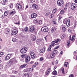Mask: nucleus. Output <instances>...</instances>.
<instances>
[{
    "mask_svg": "<svg viewBox=\"0 0 77 77\" xmlns=\"http://www.w3.org/2000/svg\"><path fill=\"white\" fill-rule=\"evenodd\" d=\"M63 23L64 24H66L67 26L69 27L70 26V20L69 19L67 20L66 19H65L64 20Z\"/></svg>",
    "mask_w": 77,
    "mask_h": 77,
    "instance_id": "1",
    "label": "nucleus"
},
{
    "mask_svg": "<svg viewBox=\"0 0 77 77\" xmlns=\"http://www.w3.org/2000/svg\"><path fill=\"white\" fill-rule=\"evenodd\" d=\"M57 5L59 6H63V1L62 0H58L57 2Z\"/></svg>",
    "mask_w": 77,
    "mask_h": 77,
    "instance_id": "2",
    "label": "nucleus"
},
{
    "mask_svg": "<svg viewBox=\"0 0 77 77\" xmlns=\"http://www.w3.org/2000/svg\"><path fill=\"white\" fill-rule=\"evenodd\" d=\"M17 62V61L14 58H12L9 61V63H10V64H11V65H13V64L16 63Z\"/></svg>",
    "mask_w": 77,
    "mask_h": 77,
    "instance_id": "3",
    "label": "nucleus"
},
{
    "mask_svg": "<svg viewBox=\"0 0 77 77\" xmlns=\"http://www.w3.org/2000/svg\"><path fill=\"white\" fill-rule=\"evenodd\" d=\"M41 30L43 32H47L48 31V28L47 26H44L42 27L41 29Z\"/></svg>",
    "mask_w": 77,
    "mask_h": 77,
    "instance_id": "4",
    "label": "nucleus"
},
{
    "mask_svg": "<svg viewBox=\"0 0 77 77\" xmlns=\"http://www.w3.org/2000/svg\"><path fill=\"white\" fill-rule=\"evenodd\" d=\"M11 56H12V54H9L7 55H6L5 56V59L6 60H8L11 57Z\"/></svg>",
    "mask_w": 77,
    "mask_h": 77,
    "instance_id": "5",
    "label": "nucleus"
},
{
    "mask_svg": "<svg viewBox=\"0 0 77 77\" xmlns=\"http://www.w3.org/2000/svg\"><path fill=\"white\" fill-rule=\"evenodd\" d=\"M27 51V48H23L20 50V52L22 54H24V53H26Z\"/></svg>",
    "mask_w": 77,
    "mask_h": 77,
    "instance_id": "6",
    "label": "nucleus"
},
{
    "mask_svg": "<svg viewBox=\"0 0 77 77\" xmlns=\"http://www.w3.org/2000/svg\"><path fill=\"white\" fill-rule=\"evenodd\" d=\"M77 7V5L75 3H73L71 4V8L72 10H74Z\"/></svg>",
    "mask_w": 77,
    "mask_h": 77,
    "instance_id": "7",
    "label": "nucleus"
},
{
    "mask_svg": "<svg viewBox=\"0 0 77 77\" xmlns=\"http://www.w3.org/2000/svg\"><path fill=\"white\" fill-rule=\"evenodd\" d=\"M60 27H62L63 32H64L66 30V26L63 25L60 26Z\"/></svg>",
    "mask_w": 77,
    "mask_h": 77,
    "instance_id": "8",
    "label": "nucleus"
},
{
    "mask_svg": "<svg viewBox=\"0 0 77 77\" xmlns=\"http://www.w3.org/2000/svg\"><path fill=\"white\" fill-rule=\"evenodd\" d=\"M18 33V30L17 29L13 30L11 34L12 35H15Z\"/></svg>",
    "mask_w": 77,
    "mask_h": 77,
    "instance_id": "9",
    "label": "nucleus"
},
{
    "mask_svg": "<svg viewBox=\"0 0 77 77\" xmlns=\"http://www.w3.org/2000/svg\"><path fill=\"white\" fill-rule=\"evenodd\" d=\"M25 62L26 63H28L29 61H30V57L29 56H27L25 58Z\"/></svg>",
    "mask_w": 77,
    "mask_h": 77,
    "instance_id": "10",
    "label": "nucleus"
},
{
    "mask_svg": "<svg viewBox=\"0 0 77 77\" xmlns=\"http://www.w3.org/2000/svg\"><path fill=\"white\" fill-rule=\"evenodd\" d=\"M9 31H10L9 29L8 28H6L5 30V33L7 35H9Z\"/></svg>",
    "mask_w": 77,
    "mask_h": 77,
    "instance_id": "11",
    "label": "nucleus"
},
{
    "mask_svg": "<svg viewBox=\"0 0 77 77\" xmlns=\"http://www.w3.org/2000/svg\"><path fill=\"white\" fill-rule=\"evenodd\" d=\"M16 7L17 9H21V5H20L19 3L16 5Z\"/></svg>",
    "mask_w": 77,
    "mask_h": 77,
    "instance_id": "12",
    "label": "nucleus"
},
{
    "mask_svg": "<svg viewBox=\"0 0 77 77\" xmlns=\"http://www.w3.org/2000/svg\"><path fill=\"white\" fill-rule=\"evenodd\" d=\"M56 44L54 41H53L51 42V44L49 46V47H51L52 48L54 46V45Z\"/></svg>",
    "mask_w": 77,
    "mask_h": 77,
    "instance_id": "13",
    "label": "nucleus"
},
{
    "mask_svg": "<svg viewBox=\"0 0 77 77\" xmlns=\"http://www.w3.org/2000/svg\"><path fill=\"white\" fill-rule=\"evenodd\" d=\"M35 30V27L34 26H32L29 29V31L33 33Z\"/></svg>",
    "mask_w": 77,
    "mask_h": 77,
    "instance_id": "14",
    "label": "nucleus"
},
{
    "mask_svg": "<svg viewBox=\"0 0 77 77\" xmlns=\"http://www.w3.org/2000/svg\"><path fill=\"white\" fill-rule=\"evenodd\" d=\"M12 41L13 42H18V40L16 38H12Z\"/></svg>",
    "mask_w": 77,
    "mask_h": 77,
    "instance_id": "15",
    "label": "nucleus"
},
{
    "mask_svg": "<svg viewBox=\"0 0 77 77\" xmlns=\"http://www.w3.org/2000/svg\"><path fill=\"white\" fill-rule=\"evenodd\" d=\"M50 70H51V69L50 68L48 69L46 72V75H49L50 72Z\"/></svg>",
    "mask_w": 77,
    "mask_h": 77,
    "instance_id": "16",
    "label": "nucleus"
},
{
    "mask_svg": "<svg viewBox=\"0 0 77 77\" xmlns=\"http://www.w3.org/2000/svg\"><path fill=\"white\" fill-rule=\"evenodd\" d=\"M36 16H37V14L35 13L32 14L31 15V17L32 18H36Z\"/></svg>",
    "mask_w": 77,
    "mask_h": 77,
    "instance_id": "17",
    "label": "nucleus"
},
{
    "mask_svg": "<svg viewBox=\"0 0 77 77\" xmlns=\"http://www.w3.org/2000/svg\"><path fill=\"white\" fill-rule=\"evenodd\" d=\"M60 39H58L57 40H55L54 41V42L55 43V45H58L59 44H58L57 43H58V42H60Z\"/></svg>",
    "mask_w": 77,
    "mask_h": 77,
    "instance_id": "18",
    "label": "nucleus"
},
{
    "mask_svg": "<svg viewBox=\"0 0 77 77\" xmlns=\"http://www.w3.org/2000/svg\"><path fill=\"white\" fill-rule=\"evenodd\" d=\"M32 7L33 9H38V5L35 4H33L32 5Z\"/></svg>",
    "mask_w": 77,
    "mask_h": 77,
    "instance_id": "19",
    "label": "nucleus"
},
{
    "mask_svg": "<svg viewBox=\"0 0 77 77\" xmlns=\"http://www.w3.org/2000/svg\"><path fill=\"white\" fill-rule=\"evenodd\" d=\"M70 44V40H68L67 42V45L66 46L67 48H69V45Z\"/></svg>",
    "mask_w": 77,
    "mask_h": 77,
    "instance_id": "20",
    "label": "nucleus"
},
{
    "mask_svg": "<svg viewBox=\"0 0 77 77\" xmlns=\"http://www.w3.org/2000/svg\"><path fill=\"white\" fill-rule=\"evenodd\" d=\"M55 54L53 53H52L50 55L51 58L52 59H54L55 57Z\"/></svg>",
    "mask_w": 77,
    "mask_h": 77,
    "instance_id": "21",
    "label": "nucleus"
},
{
    "mask_svg": "<svg viewBox=\"0 0 77 77\" xmlns=\"http://www.w3.org/2000/svg\"><path fill=\"white\" fill-rule=\"evenodd\" d=\"M55 30H56V28L55 27H53L51 29V31L52 33H53L54 32H55Z\"/></svg>",
    "mask_w": 77,
    "mask_h": 77,
    "instance_id": "22",
    "label": "nucleus"
},
{
    "mask_svg": "<svg viewBox=\"0 0 77 77\" xmlns=\"http://www.w3.org/2000/svg\"><path fill=\"white\" fill-rule=\"evenodd\" d=\"M57 74V71H56V70H54L52 72V74L54 75H56Z\"/></svg>",
    "mask_w": 77,
    "mask_h": 77,
    "instance_id": "23",
    "label": "nucleus"
},
{
    "mask_svg": "<svg viewBox=\"0 0 77 77\" xmlns=\"http://www.w3.org/2000/svg\"><path fill=\"white\" fill-rule=\"evenodd\" d=\"M62 17L61 16H60L58 17V22L59 23H62V21L60 20L62 19Z\"/></svg>",
    "mask_w": 77,
    "mask_h": 77,
    "instance_id": "24",
    "label": "nucleus"
},
{
    "mask_svg": "<svg viewBox=\"0 0 77 77\" xmlns=\"http://www.w3.org/2000/svg\"><path fill=\"white\" fill-rule=\"evenodd\" d=\"M23 77H29V74L28 73H25L23 75Z\"/></svg>",
    "mask_w": 77,
    "mask_h": 77,
    "instance_id": "25",
    "label": "nucleus"
},
{
    "mask_svg": "<svg viewBox=\"0 0 77 77\" xmlns=\"http://www.w3.org/2000/svg\"><path fill=\"white\" fill-rule=\"evenodd\" d=\"M57 11V8H55L54 9V10H53L52 11L53 14H56Z\"/></svg>",
    "mask_w": 77,
    "mask_h": 77,
    "instance_id": "26",
    "label": "nucleus"
},
{
    "mask_svg": "<svg viewBox=\"0 0 77 77\" xmlns=\"http://www.w3.org/2000/svg\"><path fill=\"white\" fill-rule=\"evenodd\" d=\"M61 72L63 74H65V72L64 71V68L62 67L60 69Z\"/></svg>",
    "mask_w": 77,
    "mask_h": 77,
    "instance_id": "27",
    "label": "nucleus"
},
{
    "mask_svg": "<svg viewBox=\"0 0 77 77\" xmlns=\"http://www.w3.org/2000/svg\"><path fill=\"white\" fill-rule=\"evenodd\" d=\"M27 65V64H23L22 65H21L20 66V68H25V66Z\"/></svg>",
    "mask_w": 77,
    "mask_h": 77,
    "instance_id": "28",
    "label": "nucleus"
},
{
    "mask_svg": "<svg viewBox=\"0 0 77 77\" xmlns=\"http://www.w3.org/2000/svg\"><path fill=\"white\" fill-rule=\"evenodd\" d=\"M36 39V36L35 35H34L33 36V38H32V41H35Z\"/></svg>",
    "mask_w": 77,
    "mask_h": 77,
    "instance_id": "29",
    "label": "nucleus"
},
{
    "mask_svg": "<svg viewBox=\"0 0 77 77\" xmlns=\"http://www.w3.org/2000/svg\"><path fill=\"white\" fill-rule=\"evenodd\" d=\"M9 6L10 7V8H12L13 6H14V5L13 3H10L9 4Z\"/></svg>",
    "mask_w": 77,
    "mask_h": 77,
    "instance_id": "30",
    "label": "nucleus"
},
{
    "mask_svg": "<svg viewBox=\"0 0 77 77\" xmlns=\"http://www.w3.org/2000/svg\"><path fill=\"white\" fill-rule=\"evenodd\" d=\"M45 49H44V48H43L40 51V53H44V52H45Z\"/></svg>",
    "mask_w": 77,
    "mask_h": 77,
    "instance_id": "31",
    "label": "nucleus"
},
{
    "mask_svg": "<svg viewBox=\"0 0 77 77\" xmlns=\"http://www.w3.org/2000/svg\"><path fill=\"white\" fill-rule=\"evenodd\" d=\"M4 15L5 16H7L8 15V11H6L5 12Z\"/></svg>",
    "mask_w": 77,
    "mask_h": 77,
    "instance_id": "32",
    "label": "nucleus"
},
{
    "mask_svg": "<svg viewBox=\"0 0 77 77\" xmlns=\"http://www.w3.org/2000/svg\"><path fill=\"white\" fill-rule=\"evenodd\" d=\"M33 68H31L29 69V72H32V71H33Z\"/></svg>",
    "mask_w": 77,
    "mask_h": 77,
    "instance_id": "33",
    "label": "nucleus"
},
{
    "mask_svg": "<svg viewBox=\"0 0 77 77\" xmlns=\"http://www.w3.org/2000/svg\"><path fill=\"white\" fill-rule=\"evenodd\" d=\"M37 23L38 24H42V20H39V21H38Z\"/></svg>",
    "mask_w": 77,
    "mask_h": 77,
    "instance_id": "34",
    "label": "nucleus"
},
{
    "mask_svg": "<svg viewBox=\"0 0 77 77\" xmlns=\"http://www.w3.org/2000/svg\"><path fill=\"white\" fill-rule=\"evenodd\" d=\"M53 53L54 54L56 55V54H57V53H58V51H57V50H54V51Z\"/></svg>",
    "mask_w": 77,
    "mask_h": 77,
    "instance_id": "35",
    "label": "nucleus"
},
{
    "mask_svg": "<svg viewBox=\"0 0 77 77\" xmlns=\"http://www.w3.org/2000/svg\"><path fill=\"white\" fill-rule=\"evenodd\" d=\"M33 22L34 23H38V21L36 19H35L33 20Z\"/></svg>",
    "mask_w": 77,
    "mask_h": 77,
    "instance_id": "36",
    "label": "nucleus"
},
{
    "mask_svg": "<svg viewBox=\"0 0 77 77\" xmlns=\"http://www.w3.org/2000/svg\"><path fill=\"white\" fill-rule=\"evenodd\" d=\"M15 13V12L14 11H12L10 13V15H14V14Z\"/></svg>",
    "mask_w": 77,
    "mask_h": 77,
    "instance_id": "37",
    "label": "nucleus"
},
{
    "mask_svg": "<svg viewBox=\"0 0 77 77\" xmlns=\"http://www.w3.org/2000/svg\"><path fill=\"white\" fill-rule=\"evenodd\" d=\"M35 53L33 52V51H31L30 52V54L31 56H32V55H34L35 54Z\"/></svg>",
    "mask_w": 77,
    "mask_h": 77,
    "instance_id": "38",
    "label": "nucleus"
},
{
    "mask_svg": "<svg viewBox=\"0 0 77 77\" xmlns=\"http://www.w3.org/2000/svg\"><path fill=\"white\" fill-rule=\"evenodd\" d=\"M24 30L26 32H27L28 31V27L27 26L25 27Z\"/></svg>",
    "mask_w": 77,
    "mask_h": 77,
    "instance_id": "39",
    "label": "nucleus"
},
{
    "mask_svg": "<svg viewBox=\"0 0 77 77\" xmlns=\"http://www.w3.org/2000/svg\"><path fill=\"white\" fill-rule=\"evenodd\" d=\"M75 38V35H73L72 37V38L70 39H70V40H71V41H74V40Z\"/></svg>",
    "mask_w": 77,
    "mask_h": 77,
    "instance_id": "40",
    "label": "nucleus"
},
{
    "mask_svg": "<svg viewBox=\"0 0 77 77\" xmlns=\"http://www.w3.org/2000/svg\"><path fill=\"white\" fill-rule=\"evenodd\" d=\"M35 56H36V55H35V54L32 55H31V57L32 59H34L35 57Z\"/></svg>",
    "mask_w": 77,
    "mask_h": 77,
    "instance_id": "41",
    "label": "nucleus"
},
{
    "mask_svg": "<svg viewBox=\"0 0 77 77\" xmlns=\"http://www.w3.org/2000/svg\"><path fill=\"white\" fill-rule=\"evenodd\" d=\"M68 62H66L65 63L64 66H66V67H67V65H68Z\"/></svg>",
    "mask_w": 77,
    "mask_h": 77,
    "instance_id": "42",
    "label": "nucleus"
},
{
    "mask_svg": "<svg viewBox=\"0 0 77 77\" xmlns=\"http://www.w3.org/2000/svg\"><path fill=\"white\" fill-rule=\"evenodd\" d=\"M23 20H24V21H27V17H23Z\"/></svg>",
    "mask_w": 77,
    "mask_h": 77,
    "instance_id": "43",
    "label": "nucleus"
},
{
    "mask_svg": "<svg viewBox=\"0 0 77 77\" xmlns=\"http://www.w3.org/2000/svg\"><path fill=\"white\" fill-rule=\"evenodd\" d=\"M54 17V15L53 14H51V16H50V18H53V17Z\"/></svg>",
    "mask_w": 77,
    "mask_h": 77,
    "instance_id": "44",
    "label": "nucleus"
},
{
    "mask_svg": "<svg viewBox=\"0 0 77 77\" xmlns=\"http://www.w3.org/2000/svg\"><path fill=\"white\" fill-rule=\"evenodd\" d=\"M64 13H65V11H64L63 10H62L60 11L61 14H64Z\"/></svg>",
    "mask_w": 77,
    "mask_h": 77,
    "instance_id": "45",
    "label": "nucleus"
},
{
    "mask_svg": "<svg viewBox=\"0 0 77 77\" xmlns=\"http://www.w3.org/2000/svg\"><path fill=\"white\" fill-rule=\"evenodd\" d=\"M72 31V30L70 28H69L68 29V32H69V33H71Z\"/></svg>",
    "mask_w": 77,
    "mask_h": 77,
    "instance_id": "46",
    "label": "nucleus"
},
{
    "mask_svg": "<svg viewBox=\"0 0 77 77\" xmlns=\"http://www.w3.org/2000/svg\"><path fill=\"white\" fill-rule=\"evenodd\" d=\"M64 38H65V35L64 34H63L62 36V39H63Z\"/></svg>",
    "mask_w": 77,
    "mask_h": 77,
    "instance_id": "47",
    "label": "nucleus"
},
{
    "mask_svg": "<svg viewBox=\"0 0 77 77\" xmlns=\"http://www.w3.org/2000/svg\"><path fill=\"white\" fill-rule=\"evenodd\" d=\"M51 57L50 55H48L47 56V59H50Z\"/></svg>",
    "mask_w": 77,
    "mask_h": 77,
    "instance_id": "48",
    "label": "nucleus"
},
{
    "mask_svg": "<svg viewBox=\"0 0 77 77\" xmlns=\"http://www.w3.org/2000/svg\"><path fill=\"white\" fill-rule=\"evenodd\" d=\"M50 14V12H48L46 13V14L45 15V16L47 17L48 15H49Z\"/></svg>",
    "mask_w": 77,
    "mask_h": 77,
    "instance_id": "49",
    "label": "nucleus"
},
{
    "mask_svg": "<svg viewBox=\"0 0 77 77\" xmlns=\"http://www.w3.org/2000/svg\"><path fill=\"white\" fill-rule=\"evenodd\" d=\"M26 55H21V57L22 58H24L25 57H26Z\"/></svg>",
    "mask_w": 77,
    "mask_h": 77,
    "instance_id": "50",
    "label": "nucleus"
},
{
    "mask_svg": "<svg viewBox=\"0 0 77 77\" xmlns=\"http://www.w3.org/2000/svg\"><path fill=\"white\" fill-rule=\"evenodd\" d=\"M44 58L41 57L40 58V61H42V60H44Z\"/></svg>",
    "mask_w": 77,
    "mask_h": 77,
    "instance_id": "51",
    "label": "nucleus"
},
{
    "mask_svg": "<svg viewBox=\"0 0 77 77\" xmlns=\"http://www.w3.org/2000/svg\"><path fill=\"white\" fill-rule=\"evenodd\" d=\"M59 46L58 45L54 48V49L56 50L57 49V48H59Z\"/></svg>",
    "mask_w": 77,
    "mask_h": 77,
    "instance_id": "52",
    "label": "nucleus"
},
{
    "mask_svg": "<svg viewBox=\"0 0 77 77\" xmlns=\"http://www.w3.org/2000/svg\"><path fill=\"white\" fill-rule=\"evenodd\" d=\"M64 11H67V7H66V6L64 8Z\"/></svg>",
    "mask_w": 77,
    "mask_h": 77,
    "instance_id": "53",
    "label": "nucleus"
},
{
    "mask_svg": "<svg viewBox=\"0 0 77 77\" xmlns=\"http://www.w3.org/2000/svg\"><path fill=\"white\" fill-rule=\"evenodd\" d=\"M0 55H1V56H2V55H3V52H1L0 53Z\"/></svg>",
    "mask_w": 77,
    "mask_h": 77,
    "instance_id": "54",
    "label": "nucleus"
},
{
    "mask_svg": "<svg viewBox=\"0 0 77 77\" xmlns=\"http://www.w3.org/2000/svg\"><path fill=\"white\" fill-rule=\"evenodd\" d=\"M27 71H28V70L27 69H25L24 70V72H27Z\"/></svg>",
    "mask_w": 77,
    "mask_h": 77,
    "instance_id": "55",
    "label": "nucleus"
},
{
    "mask_svg": "<svg viewBox=\"0 0 77 77\" xmlns=\"http://www.w3.org/2000/svg\"><path fill=\"white\" fill-rule=\"evenodd\" d=\"M51 51V48L49 47V48L48 49V51Z\"/></svg>",
    "mask_w": 77,
    "mask_h": 77,
    "instance_id": "56",
    "label": "nucleus"
},
{
    "mask_svg": "<svg viewBox=\"0 0 77 77\" xmlns=\"http://www.w3.org/2000/svg\"><path fill=\"white\" fill-rule=\"evenodd\" d=\"M43 68H46L47 67V65H45V64H44L43 66Z\"/></svg>",
    "mask_w": 77,
    "mask_h": 77,
    "instance_id": "57",
    "label": "nucleus"
},
{
    "mask_svg": "<svg viewBox=\"0 0 77 77\" xmlns=\"http://www.w3.org/2000/svg\"><path fill=\"white\" fill-rule=\"evenodd\" d=\"M3 5H6V2H4L2 3Z\"/></svg>",
    "mask_w": 77,
    "mask_h": 77,
    "instance_id": "58",
    "label": "nucleus"
},
{
    "mask_svg": "<svg viewBox=\"0 0 77 77\" xmlns=\"http://www.w3.org/2000/svg\"><path fill=\"white\" fill-rule=\"evenodd\" d=\"M37 42H41V39H38L37 40Z\"/></svg>",
    "mask_w": 77,
    "mask_h": 77,
    "instance_id": "59",
    "label": "nucleus"
},
{
    "mask_svg": "<svg viewBox=\"0 0 77 77\" xmlns=\"http://www.w3.org/2000/svg\"><path fill=\"white\" fill-rule=\"evenodd\" d=\"M57 65H55L54 68V69H56L57 68Z\"/></svg>",
    "mask_w": 77,
    "mask_h": 77,
    "instance_id": "60",
    "label": "nucleus"
},
{
    "mask_svg": "<svg viewBox=\"0 0 77 77\" xmlns=\"http://www.w3.org/2000/svg\"><path fill=\"white\" fill-rule=\"evenodd\" d=\"M14 24H20V23L19 22H15L14 23Z\"/></svg>",
    "mask_w": 77,
    "mask_h": 77,
    "instance_id": "61",
    "label": "nucleus"
},
{
    "mask_svg": "<svg viewBox=\"0 0 77 77\" xmlns=\"http://www.w3.org/2000/svg\"><path fill=\"white\" fill-rule=\"evenodd\" d=\"M4 17H5V15H2V16L1 17L2 18H4Z\"/></svg>",
    "mask_w": 77,
    "mask_h": 77,
    "instance_id": "62",
    "label": "nucleus"
},
{
    "mask_svg": "<svg viewBox=\"0 0 77 77\" xmlns=\"http://www.w3.org/2000/svg\"><path fill=\"white\" fill-rule=\"evenodd\" d=\"M5 3H7V2H8V1L7 0H4L3 1Z\"/></svg>",
    "mask_w": 77,
    "mask_h": 77,
    "instance_id": "63",
    "label": "nucleus"
},
{
    "mask_svg": "<svg viewBox=\"0 0 77 77\" xmlns=\"http://www.w3.org/2000/svg\"><path fill=\"white\" fill-rule=\"evenodd\" d=\"M47 35H46V36L44 37L45 39V40L47 41Z\"/></svg>",
    "mask_w": 77,
    "mask_h": 77,
    "instance_id": "64",
    "label": "nucleus"
}]
</instances>
